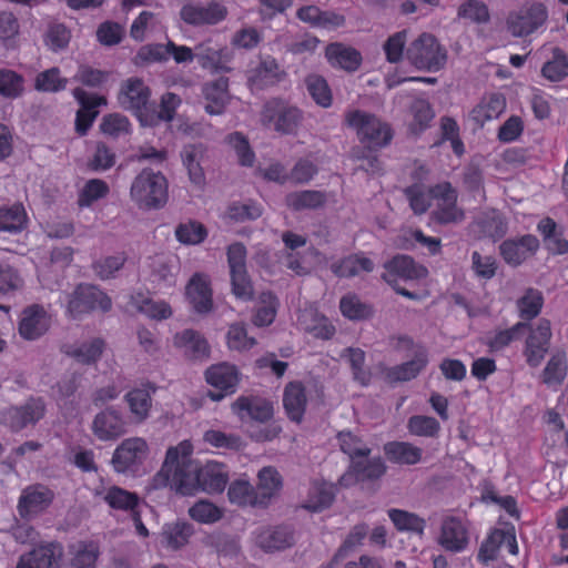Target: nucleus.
Masks as SVG:
<instances>
[{
  "label": "nucleus",
  "instance_id": "3c124183",
  "mask_svg": "<svg viewBox=\"0 0 568 568\" xmlns=\"http://www.w3.org/2000/svg\"><path fill=\"white\" fill-rule=\"evenodd\" d=\"M339 310L343 316L352 321H363L373 316V307L363 303L357 295L348 294L341 298Z\"/></svg>",
  "mask_w": 568,
  "mask_h": 568
},
{
  "label": "nucleus",
  "instance_id": "bb28decb",
  "mask_svg": "<svg viewBox=\"0 0 568 568\" xmlns=\"http://www.w3.org/2000/svg\"><path fill=\"white\" fill-rule=\"evenodd\" d=\"M325 57L332 67L354 72L362 64V54L353 47L341 42L329 43L325 49Z\"/></svg>",
  "mask_w": 568,
  "mask_h": 568
},
{
  "label": "nucleus",
  "instance_id": "ddd939ff",
  "mask_svg": "<svg viewBox=\"0 0 568 568\" xmlns=\"http://www.w3.org/2000/svg\"><path fill=\"white\" fill-rule=\"evenodd\" d=\"M205 379L214 388L209 392V397L219 402L236 392L240 373L234 365L222 363L209 367L205 372Z\"/></svg>",
  "mask_w": 568,
  "mask_h": 568
},
{
  "label": "nucleus",
  "instance_id": "9d476101",
  "mask_svg": "<svg viewBox=\"0 0 568 568\" xmlns=\"http://www.w3.org/2000/svg\"><path fill=\"white\" fill-rule=\"evenodd\" d=\"M150 98V88L138 77H132L123 81L118 93L120 106L132 112L141 123L145 120Z\"/></svg>",
  "mask_w": 568,
  "mask_h": 568
},
{
  "label": "nucleus",
  "instance_id": "cd10ccee",
  "mask_svg": "<svg viewBox=\"0 0 568 568\" xmlns=\"http://www.w3.org/2000/svg\"><path fill=\"white\" fill-rule=\"evenodd\" d=\"M293 544L294 534L290 526L262 529L256 535V545L266 552L283 550Z\"/></svg>",
  "mask_w": 568,
  "mask_h": 568
},
{
  "label": "nucleus",
  "instance_id": "052dcab7",
  "mask_svg": "<svg viewBox=\"0 0 568 568\" xmlns=\"http://www.w3.org/2000/svg\"><path fill=\"white\" fill-rule=\"evenodd\" d=\"M541 74L551 82H559L568 75V59L561 49L554 50L552 59L542 65Z\"/></svg>",
  "mask_w": 568,
  "mask_h": 568
},
{
  "label": "nucleus",
  "instance_id": "ea45409f",
  "mask_svg": "<svg viewBox=\"0 0 568 568\" xmlns=\"http://www.w3.org/2000/svg\"><path fill=\"white\" fill-rule=\"evenodd\" d=\"M374 270V263L363 254H352L332 265V271L339 277H353L362 272L369 273Z\"/></svg>",
  "mask_w": 568,
  "mask_h": 568
},
{
  "label": "nucleus",
  "instance_id": "f3484780",
  "mask_svg": "<svg viewBox=\"0 0 568 568\" xmlns=\"http://www.w3.org/2000/svg\"><path fill=\"white\" fill-rule=\"evenodd\" d=\"M50 325L51 317L43 306L33 304L22 311L18 329L23 339L36 341L48 332Z\"/></svg>",
  "mask_w": 568,
  "mask_h": 568
},
{
  "label": "nucleus",
  "instance_id": "4468645a",
  "mask_svg": "<svg viewBox=\"0 0 568 568\" xmlns=\"http://www.w3.org/2000/svg\"><path fill=\"white\" fill-rule=\"evenodd\" d=\"M551 324L549 320L541 318L535 328H531L524 348L526 363L530 367H538L547 355L551 341Z\"/></svg>",
  "mask_w": 568,
  "mask_h": 568
},
{
  "label": "nucleus",
  "instance_id": "aec40b11",
  "mask_svg": "<svg viewBox=\"0 0 568 568\" xmlns=\"http://www.w3.org/2000/svg\"><path fill=\"white\" fill-rule=\"evenodd\" d=\"M92 432L99 440H116L126 433V422L120 410L106 408L95 415Z\"/></svg>",
  "mask_w": 568,
  "mask_h": 568
},
{
  "label": "nucleus",
  "instance_id": "79ce46f5",
  "mask_svg": "<svg viewBox=\"0 0 568 568\" xmlns=\"http://www.w3.org/2000/svg\"><path fill=\"white\" fill-rule=\"evenodd\" d=\"M104 346L102 338H94L90 343H83L80 346L65 344L62 346V352L82 364H91L100 358Z\"/></svg>",
  "mask_w": 568,
  "mask_h": 568
},
{
  "label": "nucleus",
  "instance_id": "09e8293b",
  "mask_svg": "<svg viewBox=\"0 0 568 568\" xmlns=\"http://www.w3.org/2000/svg\"><path fill=\"white\" fill-rule=\"evenodd\" d=\"M527 327V323L518 322L509 328L497 331L487 338L486 345L491 353L500 352L514 341L519 339L520 334Z\"/></svg>",
  "mask_w": 568,
  "mask_h": 568
},
{
  "label": "nucleus",
  "instance_id": "e2e57ef3",
  "mask_svg": "<svg viewBox=\"0 0 568 568\" xmlns=\"http://www.w3.org/2000/svg\"><path fill=\"white\" fill-rule=\"evenodd\" d=\"M175 236L179 242L189 245L202 243L206 236L207 231L205 226L197 221H189L181 223L175 230Z\"/></svg>",
  "mask_w": 568,
  "mask_h": 568
},
{
  "label": "nucleus",
  "instance_id": "de8ad7c7",
  "mask_svg": "<svg viewBox=\"0 0 568 568\" xmlns=\"http://www.w3.org/2000/svg\"><path fill=\"white\" fill-rule=\"evenodd\" d=\"M305 85L308 94L317 105L324 109L332 105V90L324 77L318 74H308L305 78Z\"/></svg>",
  "mask_w": 568,
  "mask_h": 568
},
{
  "label": "nucleus",
  "instance_id": "37998d69",
  "mask_svg": "<svg viewBox=\"0 0 568 568\" xmlns=\"http://www.w3.org/2000/svg\"><path fill=\"white\" fill-rule=\"evenodd\" d=\"M327 201L325 192L316 190L296 191L286 195V204L294 211L315 210Z\"/></svg>",
  "mask_w": 568,
  "mask_h": 568
},
{
  "label": "nucleus",
  "instance_id": "dca6fc26",
  "mask_svg": "<svg viewBox=\"0 0 568 568\" xmlns=\"http://www.w3.org/2000/svg\"><path fill=\"white\" fill-rule=\"evenodd\" d=\"M227 16L224 4L212 1L206 7L187 3L181 8V19L190 26H214L223 21Z\"/></svg>",
  "mask_w": 568,
  "mask_h": 568
},
{
  "label": "nucleus",
  "instance_id": "c85d7f7f",
  "mask_svg": "<svg viewBox=\"0 0 568 568\" xmlns=\"http://www.w3.org/2000/svg\"><path fill=\"white\" fill-rule=\"evenodd\" d=\"M233 409L241 417L246 414L251 419L265 423L273 417L274 409L271 402L260 397H239L234 404Z\"/></svg>",
  "mask_w": 568,
  "mask_h": 568
},
{
  "label": "nucleus",
  "instance_id": "f704fd0d",
  "mask_svg": "<svg viewBox=\"0 0 568 568\" xmlns=\"http://www.w3.org/2000/svg\"><path fill=\"white\" fill-rule=\"evenodd\" d=\"M568 361L566 352L558 349L551 354L544 371L541 372V382L548 387L560 386L567 377Z\"/></svg>",
  "mask_w": 568,
  "mask_h": 568
},
{
  "label": "nucleus",
  "instance_id": "49530a36",
  "mask_svg": "<svg viewBox=\"0 0 568 568\" xmlns=\"http://www.w3.org/2000/svg\"><path fill=\"white\" fill-rule=\"evenodd\" d=\"M229 499L239 506H261L255 488L248 480L236 479L229 486Z\"/></svg>",
  "mask_w": 568,
  "mask_h": 568
},
{
  "label": "nucleus",
  "instance_id": "f8f14e48",
  "mask_svg": "<svg viewBox=\"0 0 568 568\" xmlns=\"http://www.w3.org/2000/svg\"><path fill=\"white\" fill-rule=\"evenodd\" d=\"M55 494L48 486H27L18 499L17 510L22 519L29 520L45 511L53 503Z\"/></svg>",
  "mask_w": 568,
  "mask_h": 568
},
{
  "label": "nucleus",
  "instance_id": "1a4fd4ad",
  "mask_svg": "<svg viewBox=\"0 0 568 568\" xmlns=\"http://www.w3.org/2000/svg\"><path fill=\"white\" fill-rule=\"evenodd\" d=\"M111 298L94 285L80 284L71 294L67 312L70 317L79 318L93 311L108 312L111 310Z\"/></svg>",
  "mask_w": 568,
  "mask_h": 568
},
{
  "label": "nucleus",
  "instance_id": "f03ea898",
  "mask_svg": "<svg viewBox=\"0 0 568 568\" xmlns=\"http://www.w3.org/2000/svg\"><path fill=\"white\" fill-rule=\"evenodd\" d=\"M130 196L140 209H161L169 199L168 180L161 172L143 169L131 184Z\"/></svg>",
  "mask_w": 568,
  "mask_h": 568
},
{
  "label": "nucleus",
  "instance_id": "58836bf2",
  "mask_svg": "<svg viewBox=\"0 0 568 568\" xmlns=\"http://www.w3.org/2000/svg\"><path fill=\"white\" fill-rule=\"evenodd\" d=\"M181 104V99L173 92H166L161 97L159 110H152L149 105L148 113H145V120L142 122L143 125H156L161 121H172L175 116L176 109Z\"/></svg>",
  "mask_w": 568,
  "mask_h": 568
},
{
  "label": "nucleus",
  "instance_id": "39448f33",
  "mask_svg": "<svg viewBox=\"0 0 568 568\" xmlns=\"http://www.w3.org/2000/svg\"><path fill=\"white\" fill-rule=\"evenodd\" d=\"M407 60L418 70L438 71L446 62V51L437 39L422 33L405 51Z\"/></svg>",
  "mask_w": 568,
  "mask_h": 568
},
{
  "label": "nucleus",
  "instance_id": "2eb2a0df",
  "mask_svg": "<svg viewBox=\"0 0 568 568\" xmlns=\"http://www.w3.org/2000/svg\"><path fill=\"white\" fill-rule=\"evenodd\" d=\"M148 444L143 438L124 439L114 450L112 464L118 473L134 470L146 457Z\"/></svg>",
  "mask_w": 568,
  "mask_h": 568
},
{
  "label": "nucleus",
  "instance_id": "5fc2aeb1",
  "mask_svg": "<svg viewBox=\"0 0 568 568\" xmlns=\"http://www.w3.org/2000/svg\"><path fill=\"white\" fill-rule=\"evenodd\" d=\"M223 49H217L211 45V42H203L195 47V60L199 65L206 70H221L223 69Z\"/></svg>",
  "mask_w": 568,
  "mask_h": 568
},
{
  "label": "nucleus",
  "instance_id": "7c9ffc66",
  "mask_svg": "<svg viewBox=\"0 0 568 568\" xmlns=\"http://www.w3.org/2000/svg\"><path fill=\"white\" fill-rule=\"evenodd\" d=\"M174 345L183 348L185 356L190 359H204L210 354L207 341L193 329H184L181 333H176Z\"/></svg>",
  "mask_w": 568,
  "mask_h": 568
},
{
  "label": "nucleus",
  "instance_id": "603ef678",
  "mask_svg": "<svg viewBox=\"0 0 568 568\" xmlns=\"http://www.w3.org/2000/svg\"><path fill=\"white\" fill-rule=\"evenodd\" d=\"M105 503L113 509L131 510L135 514L139 505V497L135 493L128 491L121 487H110L104 496Z\"/></svg>",
  "mask_w": 568,
  "mask_h": 568
},
{
  "label": "nucleus",
  "instance_id": "c03bdc74",
  "mask_svg": "<svg viewBox=\"0 0 568 568\" xmlns=\"http://www.w3.org/2000/svg\"><path fill=\"white\" fill-rule=\"evenodd\" d=\"M192 535L193 527L191 524L184 521L166 524L161 534L162 544L175 550L186 545Z\"/></svg>",
  "mask_w": 568,
  "mask_h": 568
},
{
  "label": "nucleus",
  "instance_id": "680f3d73",
  "mask_svg": "<svg viewBox=\"0 0 568 568\" xmlns=\"http://www.w3.org/2000/svg\"><path fill=\"white\" fill-rule=\"evenodd\" d=\"M70 39L71 31L60 22L50 23L43 37L44 44L53 52L65 49Z\"/></svg>",
  "mask_w": 568,
  "mask_h": 568
},
{
  "label": "nucleus",
  "instance_id": "c9c22d12",
  "mask_svg": "<svg viewBox=\"0 0 568 568\" xmlns=\"http://www.w3.org/2000/svg\"><path fill=\"white\" fill-rule=\"evenodd\" d=\"M384 453L390 463L416 465L422 459L423 450L408 442L394 440L384 445Z\"/></svg>",
  "mask_w": 568,
  "mask_h": 568
},
{
  "label": "nucleus",
  "instance_id": "a19ab883",
  "mask_svg": "<svg viewBox=\"0 0 568 568\" xmlns=\"http://www.w3.org/2000/svg\"><path fill=\"white\" fill-rule=\"evenodd\" d=\"M28 224V215L22 204L0 207V232L17 234Z\"/></svg>",
  "mask_w": 568,
  "mask_h": 568
},
{
  "label": "nucleus",
  "instance_id": "4be33fe9",
  "mask_svg": "<svg viewBox=\"0 0 568 568\" xmlns=\"http://www.w3.org/2000/svg\"><path fill=\"white\" fill-rule=\"evenodd\" d=\"M156 390L158 386L154 383L145 381L125 394L124 399L136 423H142L149 417L152 396Z\"/></svg>",
  "mask_w": 568,
  "mask_h": 568
},
{
  "label": "nucleus",
  "instance_id": "f257e3e1",
  "mask_svg": "<svg viewBox=\"0 0 568 568\" xmlns=\"http://www.w3.org/2000/svg\"><path fill=\"white\" fill-rule=\"evenodd\" d=\"M193 445L182 440L166 450L164 463L153 477L154 488L170 486L184 496H193L199 491L209 495L224 491L230 476L225 464L207 460L202 463L192 458Z\"/></svg>",
  "mask_w": 568,
  "mask_h": 568
},
{
  "label": "nucleus",
  "instance_id": "6e6552de",
  "mask_svg": "<svg viewBox=\"0 0 568 568\" xmlns=\"http://www.w3.org/2000/svg\"><path fill=\"white\" fill-rule=\"evenodd\" d=\"M385 273L382 275L383 280L389 284L397 294L409 298L419 300L417 293L410 292L405 287L399 286V280H414L418 278L426 273V268L417 266L414 260L407 255H395L392 260L384 264Z\"/></svg>",
  "mask_w": 568,
  "mask_h": 568
},
{
  "label": "nucleus",
  "instance_id": "a878e982",
  "mask_svg": "<svg viewBox=\"0 0 568 568\" xmlns=\"http://www.w3.org/2000/svg\"><path fill=\"white\" fill-rule=\"evenodd\" d=\"M506 109V98L498 92L485 94L469 112V118L479 126L500 116Z\"/></svg>",
  "mask_w": 568,
  "mask_h": 568
},
{
  "label": "nucleus",
  "instance_id": "13d9d810",
  "mask_svg": "<svg viewBox=\"0 0 568 568\" xmlns=\"http://www.w3.org/2000/svg\"><path fill=\"white\" fill-rule=\"evenodd\" d=\"M24 91V79L18 72L0 69V95L6 99H17Z\"/></svg>",
  "mask_w": 568,
  "mask_h": 568
},
{
  "label": "nucleus",
  "instance_id": "c756f323",
  "mask_svg": "<svg viewBox=\"0 0 568 568\" xmlns=\"http://www.w3.org/2000/svg\"><path fill=\"white\" fill-rule=\"evenodd\" d=\"M202 93L206 101L205 111L209 114L223 113L229 102V79L219 78L205 83Z\"/></svg>",
  "mask_w": 568,
  "mask_h": 568
},
{
  "label": "nucleus",
  "instance_id": "774afa93",
  "mask_svg": "<svg viewBox=\"0 0 568 568\" xmlns=\"http://www.w3.org/2000/svg\"><path fill=\"white\" fill-rule=\"evenodd\" d=\"M203 439L212 447L219 449L239 450L242 447V439L234 434H226L221 430L210 429L204 433Z\"/></svg>",
  "mask_w": 568,
  "mask_h": 568
},
{
  "label": "nucleus",
  "instance_id": "5701e85b",
  "mask_svg": "<svg viewBox=\"0 0 568 568\" xmlns=\"http://www.w3.org/2000/svg\"><path fill=\"white\" fill-rule=\"evenodd\" d=\"M185 295L193 310L199 314H206L213 307L210 278L202 273H195L189 281Z\"/></svg>",
  "mask_w": 568,
  "mask_h": 568
},
{
  "label": "nucleus",
  "instance_id": "9b49d317",
  "mask_svg": "<svg viewBox=\"0 0 568 568\" xmlns=\"http://www.w3.org/2000/svg\"><path fill=\"white\" fill-rule=\"evenodd\" d=\"M429 195L437 201L433 216L438 223L449 224L464 219L463 210L457 206V191L450 182L446 181L430 186Z\"/></svg>",
  "mask_w": 568,
  "mask_h": 568
},
{
  "label": "nucleus",
  "instance_id": "e433bc0d",
  "mask_svg": "<svg viewBox=\"0 0 568 568\" xmlns=\"http://www.w3.org/2000/svg\"><path fill=\"white\" fill-rule=\"evenodd\" d=\"M258 483L255 488L257 497L261 500V506H266L270 500L282 488V476L272 466L263 467L257 475Z\"/></svg>",
  "mask_w": 568,
  "mask_h": 568
},
{
  "label": "nucleus",
  "instance_id": "8fccbe9b",
  "mask_svg": "<svg viewBox=\"0 0 568 568\" xmlns=\"http://www.w3.org/2000/svg\"><path fill=\"white\" fill-rule=\"evenodd\" d=\"M39 568H60L63 547L57 541L47 542L32 549Z\"/></svg>",
  "mask_w": 568,
  "mask_h": 568
},
{
  "label": "nucleus",
  "instance_id": "393cba45",
  "mask_svg": "<svg viewBox=\"0 0 568 568\" xmlns=\"http://www.w3.org/2000/svg\"><path fill=\"white\" fill-rule=\"evenodd\" d=\"M307 406V395L304 384L293 381L286 384L283 392V407L291 422L301 423Z\"/></svg>",
  "mask_w": 568,
  "mask_h": 568
},
{
  "label": "nucleus",
  "instance_id": "473e14b6",
  "mask_svg": "<svg viewBox=\"0 0 568 568\" xmlns=\"http://www.w3.org/2000/svg\"><path fill=\"white\" fill-rule=\"evenodd\" d=\"M427 364V353L422 351L413 359L387 368L385 377L389 383L408 382L416 378Z\"/></svg>",
  "mask_w": 568,
  "mask_h": 568
},
{
  "label": "nucleus",
  "instance_id": "2f4dec72",
  "mask_svg": "<svg viewBox=\"0 0 568 568\" xmlns=\"http://www.w3.org/2000/svg\"><path fill=\"white\" fill-rule=\"evenodd\" d=\"M336 486L324 480H314L311 484L304 508L314 513L328 508L336 497Z\"/></svg>",
  "mask_w": 568,
  "mask_h": 568
},
{
  "label": "nucleus",
  "instance_id": "338daca9",
  "mask_svg": "<svg viewBox=\"0 0 568 568\" xmlns=\"http://www.w3.org/2000/svg\"><path fill=\"white\" fill-rule=\"evenodd\" d=\"M67 83V79L60 77V70L51 68L37 75L34 88L42 92H58L65 89Z\"/></svg>",
  "mask_w": 568,
  "mask_h": 568
},
{
  "label": "nucleus",
  "instance_id": "412c9836",
  "mask_svg": "<svg viewBox=\"0 0 568 568\" xmlns=\"http://www.w3.org/2000/svg\"><path fill=\"white\" fill-rule=\"evenodd\" d=\"M45 413V405L41 398H30L22 406H14L7 410L6 422L12 430L19 432L28 425L39 422Z\"/></svg>",
  "mask_w": 568,
  "mask_h": 568
},
{
  "label": "nucleus",
  "instance_id": "4d7b16f0",
  "mask_svg": "<svg viewBox=\"0 0 568 568\" xmlns=\"http://www.w3.org/2000/svg\"><path fill=\"white\" fill-rule=\"evenodd\" d=\"M110 192L108 183L101 179H91L85 182L79 193L78 205L80 207H89L94 202L104 199Z\"/></svg>",
  "mask_w": 568,
  "mask_h": 568
},
{
  "label": "nucleus",
  "instance_id": "b1692460",
  "mask_svg": "<svg viewBox=\"0 0 568 568\" xmlns=\"http://www.w3.org/2000/svg\"><path fill=\"white\" fill-rule=\"evenodd\" d=\"M386 473V465L381 457L367 460H352L348 470L339 478V485L348 486L353 480L364 481L381 478Z\"/></svg>",
  "mask_w": 568,
  "mask_h": 568
},
{
  "label": "nucleus",
  "instance_id": "7ed1b4c3",
  "mask_svg": "<svg viewBox=\"0 0 568 568\" xmlns=\"http://www.w3.org/2000/svg\"><path fill=\"white\" fill-rule=\"evenodd\" d=\"M345 121L356 130L359 141L371 151L388 145L393 139L392 128L374 114L355 110L346 114Z\"/></svg>",
  "mask_w": 568,
  "mask_h": 568
},
{
  "label": "nucleus",
  "instance_id": "423d86ee",
  "mask_svg": "<svg viewBox=\"0 0 568 568\" xmlns=\"http://www.w3.org/2000/svg\"><path fill=\"white\" fill-rule=\"evenodd\" d=\"M548 16V9L542 2L526 3L508 14L507 29L514 37H528L545 26Z\"/></svg>",
  "mask_w": 568,
  "mask_h": 568
},
{
  "label": "nucleus",
  "instance_id": "a211bd4d",
  "mask_svg": "<svg viewBox=\"0 0 568 568\" xmlns=\"http://www.w3.org/2000/svg\"><path fill=\"white\" fill-rule=\"evenodd\" d=\"M539 246V240L535 235L525 234L516 239L505 240L499 245V252L508 265L518 266L528 257L535 255Z\"/></svg>",
  "mask_w": 568,
  "mask_h": 568
},
{
  "label": "nucleus",
  "instance_id": "0eeeda50",
  "mask_svg": "<svg viewBox=\"0 0 568 568\" xmlns=\"http://www.w3.org/2000/svg\"><path fill=\"white\" fill-rule=\"evenodd\" d=\"M232 293L240 300L251 301L254 295L253 284L246 268V247L235 242L227 247Z\"/></svg>",
  "mask_w": 568,
  "mask_h": 568
},
{
  "label": "nucleus",
  "instance_id": "20e7f679",
  "mask_svg": "<svg viewBox=\"0 0 568 568\" xmlns=\"http://www.w3.org/2000/svg\"><path fill=\"white\" fill-rule=\"evenodd\" d=\"M303 118V111L300 108L280 98L266 101L261 112L262 124L282 134L296 133Z\"/></svg>",
  "mask_w": 568,
  "mask_h": 568
},
{
  "label": "nucleus",
  "instance_id": "6e6d98bb",
  "mask_svg": "<svg viewBox=\"0 0 568 568\" xmlns=\"http://www.w3.org/2000/svg\"><path fill=\"white\" fill-rule=\"evenodd\" d=\"M99 555V546L95 542L81 541L73 551L69 568H95Z\"/></svg>",
  "mask_w": 568,
  "mask_h": 568
},
{
  "label": "nucleus",
  "instance_id": "bf43d9fd",
  "mask_svg": "<svg viewBox=\"0 0 568 568\" xmlns=\"http://www.w3.org/2000/svg\"><path fill=\"white\" fill-rule=\"evenodd\" d=\"M542 305V294L534 288L527 290L526 293L517 301L519 316L525 321H531L537 317L541 312Z\"/></svg>",
  "mask_w": 568,
  "mask_h": 568
},
{
  "label": "nucleus",
  "instance_id": "6ab92c4d",
  "mask_svg": "<svg viewBox=\"0 0 568 568\" xmlns=\"http://www.w3.org/2000/svg\"><path fill=\"white\" fill-rule=\"evenodd\" d=\"M438 544L447 551H464L469 544L468 529L464 520L456 516L445 517L442 521Z\"/></svg>",
  "mask_w": 568,
  "mask_h": 568
},
{
  "label": "nucleus",
  "instance_id": "69168bd1",
  "mask_svg": "<svg viewBox=\"0 0 568 568\" xmlns=\"http://www.w3.org/2000/svg\"><path fill=\"white\" fill-rule=\"evenodd\" d=\"M341 450L348 455L352 460L357 457H367L371 448L363 444L362 439L351 432H341L337 436Z\"/></svg>",
  "mask_w": 568,
  "mask_h": 568
},
{
  "label": "nucleus",
  "instance_id": "864d4df0",
  "mask_svg": "<svg viewBox=\"0 0 568 568\" xmlns=\"http://www.w3.org/2000/svg\"><path fill=\"white\" fill-rule=\"evenodd\" d=\"M278 300L271 293H262L260 296V305L253 316L254 325L258 327L271 325L277 313Z\"/></svg>",
  "mask_w": 568,
  "mask_h": 568
},
{
  "label": "nucleus",
  "instance_id": "0e129e2a",
  "mask_svg": "<svg viewBox=\"0 0 568 568\" xmlns=\"http://www.w3.org/2000/svg\"><path fill=\"white\" fill-rule=\"evenodd\" d=\"M408 432L415 436L435 437L440 430L438 420L426 415H414L407 422Z\"/></svg>",
  "mask_w": 568,
  "mask_h": 568
},
{
  "label": "nucleus",
  "instance_id": "a18cd8bd",
  "mask_svg": "<svg viewBox=\"0 0 568 568\" xmlns=\"http://www.w3.org/2000/svg\"><path fill=\"white\" fill-rule=\"evenodd\" d=\"M387 514L398 531L414 532L417 535L424 534L426 521L418 515L397 508L389 509Z\"/></svg>",
  "mask_w": 568,
  "mask_h": 568
},
{
  "label": "nucleus",
  "instance_id": "4c0bfd02",
  "mask_svg": "<svg viewBox=\"0 0 568 568\" xmlns=\"http://www.w3.org/2000/svg\"><path fill=\"white\" fill-rule=\"evenodd\" d=\"M131 304L140 313L152 320H166L172 315V308L165 301H154L146 294L138 292L131 296Z\"/></svg>",
  "mask_w": 568,
  "mask_h": 568
},
{
  "label": "nucleus",
  "instance_id": "72a5a7b5",
  "mask_svg": "<svg viewBox=\"0 0 568 568\" xmlns=\"http://www.w3.org/2000/svg\"><path fill=\"white\" fill-rule=\"evenodd\" d=\"M285 75V71L281 69L277 61L274 58L267 57L255 69L250 78V83L253 88L264 89L281 82Z\"/></svg>",
  "mask_w": 568,
  "mask_h": 568
}]
</instances>
